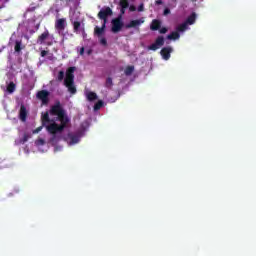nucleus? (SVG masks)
Segmentation results:
<instances>
[{
    "label": "nucleus",
    "mask_w": 256,
    "mask_h": 256,
    "mask_svg": "<svg viewBox=\"0 0 256 256\" xmlns=\"http://www.w3.org/2000/svg\"><path fill=\"white\" fill-rule=\"evenodd\" d=\"M50 115L56 117L55 120L49 118V112L42 114L41 120L43 127H46V130L50 135H57L58 133H63L71 123V118L67 115V111L61 105V102H56L50 108Z\"/></svg>",
    "instance_id": "f257e3e1"
},
{
    "label": "nucleus",
    "mask_w": 256,
    "mask_h": 256,
    "mask_svg": "<svg viewBox=\"0 0 256 256\" xmlns=\"http://www.w3.org/2000/svg\"><path fill=\"white\" fill-rule=\"evenodd\" d=\"M75 71H77L75 66L69 67L66 70V77L64 78V85L71 95H75V93H77V87H75Z\"/></svg>",
    "instance_id": "f03ea898"
},
{
    "label": "nucleus",
    "mask_w": 256,
    "mask_h": 256,
    "mask_svg": "<svg viewBox=\"0 0 256 256\" xmlns=\"http://www.w3.org/2000/svg\"><path fill=\"white\" fill-rule=\"evenodd\" d=\"M49 37H51L49 30H45L37 38L38 45H47L48 47H51V45H53V41H49Z\"/></svg>",
    "instance_id": "7ed1b4c3"
},
{
    "label": "nucleus",
    "mask_w": 256,
    "mask_h": 256,
    "mask_svg": "<svg viewBox=\"0 0 256 256\" xmlns=\"http://www.w3.org/2000/svg\"><path fill=\"white\" fill-rule=\"evenodd\" d=\"M165 45V38L163 36H158L155 40V43L148 46L149 51H157L160 47H163Z\"/></svg>",
    "instance_id": "20e7f679"
},
{
    "label": "nucleus",
    "mask_w": 256,
    "mask_h": 256,
    "mask_svg": "<svg viewBox=\"0 0 256 256\" xmlns=\"http://www.w3.org/2000/svg\"><path fill=\"white\" fill-rule=\"evenodd\" d=\"M113 15V10L110 7H106L105 9H101L98 13V17L103 21V23L107 24V17H111Z\"/></svg>",
    "instance_id": "39448f33"
},
{
    "label": "nucleus",
    "mask_w": 256,
    "mask_h": 256,
    "mask_svg": "<svg viewBox=\"0 0 256 256\" xmlns=\"http://www.w3.org/2000/svg\"><path fill=\"white\" fill-rule=\"evenodd\" d=\"M123 29V21H121V16L112 20V33H119Z\"/></svg>",
    "instance_id": "423d86ee"
},
{
    "label": "nucleus",
    "mask_w": 256,
    "mask_h": 256,
    "mask_svg": "<svg viewBox=\"0 0 256 256\" xmlns=\"http://www.w3.org/2000/svg\"><path fill=\"white\" fill-rule=\"evenodd\" d=\"M36 97L43 103V105L49 104V91L41 90L37 92Z\"/></svg>",
    "instance_id": "0eeeda50"
},
{
    "label": "nucleus",
    "mask_w": 256,
    "mask_h": 256,
    "mask_svg": "<svg viewBox=\"0 0 256 256\" xmlns=\"http://www.w3.org/2000/svg\"><path fill=\"white\" fill-rule=\"evenodd\" d=\"M65 27H67V19L66 18H59L55 21V29L58 33L61 31H65Z\"/></svg>",
    "instance_id": "6e6552de"
},
{
    "label": "nucleus",
    "mask_w": 256,
    "mask_h": 256,
    "mask_svg": "<svg viewBox=\"0 0 256 256\" xmlns=\"http://www.w3.org/2000/svg\"><path fill=\"white\" fill-rule=\"evenodd\" d=\"M172 51H173V47L171 46L162 48L160 51V55L162 59H164V61H169V59H171Z\"/></svg>",
    "instance_id": "1a4fd4ad"
},
{
    "label": "nucleus",
    "mask_w": 256,
    "mask_h": 256,
    "mask_svg": "<svg viewBox=\"0 0 256 256\" xmlns=\"http://www.w3.org/2000/svg\"><path fill=\"white\" fill-rule=\"evenodd\" d=\"M143 23H145V18L132 20V21H130L129 24H126V29H135L136 27H139L140 25H143Z\"/></svg>",
    "instance_id": "9d476101"
},
{
    "label": "nucleus",
    "mask_w": 256,
    "mask_h": 256,
    "mask_svg": "<svg viewBox=\"0 0 256 256\" xmlns=\"http://www.w3.org/2000/svg\"><path fill=\"white\" fill-rule=\"evenodd\" d=\"M106 27H107V24H105V22L102 24V27L95 26L94 35H96V37H103V35H105Z\"/></svg>",
    "instance_id": "9b49d317"
},
{
    "label": "nucleus",
    "mask_w": 256,
    "mask_h": 256,
    "mask_svg": "<svg viewBox=\"0 0 256 256\" xmlns=\"http://www.w3.org/2000/svg\"><path fill=\"white\" fill-rule=\"evenodd\" d=\"M19 119L23 122L27 121V108L23 104L20 106Z\"/></svg>",
    "instance_id": "f8f14e48"
},
{
    "label": "nucleus",
    "mask_w": 256,
    "mask_h": 256,
    "mask_svg": "<svg viewBox=\"0 0 256 256\" xmlns=\"http://www.w3.org/2000/svg\"><path fill=\"white\" fill-rule=\"evenodd\" d=\"M151 31H159L161 29V22L158 19L152 20L150 24Z\"/></svg>",
    "instance_id": "ddd939ff"
},
{
    "label": "nucleus",
    "mask_w": 256,
    "mask_h": 256,
    "mask_svg": "<svg viewBox=\"0 0 256 256\" xmlns=\"http://www.w3.org/2000/svg\"><path fill=\"white\" fill-rule=\"evenodd\" d=\"M17 89V84H15V82H9V84L6 86V92L9 95H13V93H15Z\"/></svg>",
    "instance_id": "4468645a"
},
{
    "label": "nucleus",
    "mask_w": 256,
    "mask_h": 256,
    "mask_svg": "<svg viewBox=\"0 0 256 256\" xmlns=\"http://www.w3.org/2000/svg\"><path fill=\"white\" fill-rule=\"evenodd\" d=\"M22 49H25V46H23V42L21 40H16L14 46L15 53H21Z\"/></svg>",
    "instance_id": "2eb2a0df"
},
{
    "label": "nucleus",
    "mask_w": 256,
    "mask_h": 256,
    "mask_svg": "<svg viewBox=\"0 0 256 256\" xmlns=\"http://www.w3.org/2000/svg\"><path fill=\"white\" fill-rule=\"evenodd\" d=\"M86 98L88 101L93 102V101H97L98 96H97V93L88 91L86 92Z\"/></svg>",
    "instance_id": "dca6fc26"
},
{
    "label": "nucleus",
    "mask_w": 256,
    "mask_h": 256,
    "mask_svg": "<svg viewBox=\"0 0 256 256\" xmlns=\"http://www.w3.org/2000/svg\"><path fill=\"white\" fill-rule=\"evenodd\" d=\"M181 37V34H179V32L176 30L172 33H170L167 36V39H169L170 41H177V39H179Z\"/></svg>",
    "instance_id": "f3484780"
},
{
    "label": "nucleus",
    "mask_w": 256,
    "mask_h": 256,
    "mask_svg": "<svg viewBox=\"0 0 256 256\" xmlns=\"http://www.w3.org/2000/svg\"><path fill=\"white\" fill-rule=\"evenodd\" d=\"M196 19H197V14L192 13L190 16H188V18L186 19V21L184 23H186V25H193V23H195Z\"/></svg>",
    "instance_id": "a211bd4d"
},
{
    "label": "nucleus",
    "mask_w": 256,
    "mask_h": 256,
    "mask_svg": "<svg viewBox=\"0 0 256 256\" xmlns=\"http://www.w3.org/2000/svg\"><path fill=\"white\" fill-rule=\"evenodd\" d=\"M187 28H188L187 23L183 22L182 24H180V25H178V26L176 27V31H177L178 33H183V32H185V31H187Z\"/></svg>",
    "instance_id": "6ab92c4d"
},
{
    "label": "nucleus",
    "mask_w": 256,
    "mask_h": 256,
    "mask_svg": "<svg viewBox=\"0 0 256 256\" xmlns=\"http://www.w3.org/2000/svg\"><path fill=\"white\" fill-rule=\"evenodd\" d=\"M72 25H73L74 33H79V31H81V22H79V21H72Z\"/></svg>",
    "instance_id": "aec40b11"
},
{
    "label": "nucleus",
    "mask_w": 256,
    "mask_h": 256,
    "mask_svg": "<svg viewBox=\"0 0 256 256\" xmlns=\"http://www.w3.org/2000/svg\"><path fill=\"white\" fill-rule=\"evenodd\" d=\"M105 87H106V89L113 88V78H111V77L106 78Z\"/></svg>",
    "instance_id": "412c9836"
},
{
    "label": "nucleus",
    "mask_w": 256,
    "mask_h": 256,
    "mask_svg": "<svg viewBox=\"0 0 256 256\" xmlns=\"http://www.w3.org/2000/svg\"><path fill=\"white\" fill-rule=\"evenodd\" d=\"M134 71H135V66H128L126 67L124 73L129 77V75H133Z\"/></svg>",
    "instance_id": "4be33fe9"
},
{
    "label": "nucleus",
    "mask_w": 256,
    "mask_h": 256,
    "mask_svg": "<svg viewBox=\"0 0 256 256\" xmlns=\"http://www.w3.org/2000/svg\"><path fill=\"white\" fill-rule=\"evenodd\" d=\"M119 5L122 9L129 8V0H120Z\"/></svg>",
    "instance_id": "5701e85b"
},
{
    "label": "nucleus",
    "mask_w": 256,
    "mask_h": 256,
    "mask_svg": "<svg viewBox=\"0 0 256 256\" xmlns=\"http://www.w3.org/2000/svg\"><path fill=\"white\" fill-rule=\"evenodd\" d=\"M79 142V136L71 135L70 136V145H75Z\"/></svg>",
    "instance_id": "b1692460"
},
{
    "label": "nucleus",
    "mask_w": 256,
    "mask_h": 256,
    "mask_svg": "<svg viewBox=\"0 0 256 256\" xmlns=\"http://www.w3.org/2000/svg\"><path fill=\"white\" fill-rule=\"evenodd\" d=\"M103 107V100H99L95 105H94V111H99Z\"/></svg>",
    "instance_id": "393cba45"
},
{
    "label": "nucleus",
    "mask_w": 256,
    "mask_h": 256,
    "mask_svg": "<svg viewBox=\"0 0 256 256\" xmlns=\"http://www.w3.org/2000/svg\"><path fill=\"white\" fill-rule=\"evenodd\" d=\"M65 79V72L63 70L58 72L57 80L63 81Z\"/></svg>",
    "instance_id": "a878e982"
},
{
    "label": "nucleus",
    "mask_w": 256,
    "mask_h": 256,
    "mask_svg": "<svg viewBox=\"0 0 256 256\" xmlns=\"http://www.w3.org/2000/svg\"><path fill=\"white\" fill-rule=\"evenodd\" d=\"M159 30V33L161 34V35H165V33H167V31H168V29L166 28V27H162V28H160V29H158Z\"/></svg>",
    "instance_id": "bb28decb"
},
{
    "label": "nucleus",
    "mask_w": 256,
    "mask_h": 256,
    "mask_svg": "<svg viewBox=\"0 0 256 256\" xmlns=\"http://www.w3.org/2000/svg\"><path fill=\"white\" fill-rule=\"evenodd\" d=\"M170 14H171V9L165 8L164 11H163V15H164L165 17H167V15H170Z\"/></svg>",
    "instance_id": "cd10ccee"
},
{
    "label": "nucleus",
    "mask_w": 256,
    "mask_h": 256,
    "mask_svg": "<svg viewBox=\"0 0 256 256\" xmlns=\"http://www.w3.org/2000/svg\"><path fill=\"white\" fill-rule=\"evenodd\" d=\"M100 43H101V45H104V47L107 46V39L105 37H102L100 39Z\"/></svg>",
    "instance_id": "c85d7f7f"
},
{
    "label": "nucleus",
    "mask_w": 256,
    "mask_h": 256,
    "mask_svg": "<svg viewBox=\"0 0 256 256\" xmlns=\"http://www.w3.org/2000/svg\"><path fill=\"white\" fill-rule=\"evenodd\" d=\"M41 131H43V125L40 126V127H37V128L33 131V133H34V134H36V133H41Z\"/></svg>",
    "instance_id": "c756f323"
},
{
    "label": "nucleus",
    "mask_w": 256,
    "mask_h": 256,
    "mask_svg": "<svg viewBox=\"0 0 256 256\" xmlns=\"http://www.w3.org/2000/svg\"><path fill=\"white\" fill-rule=\"evenodd\" d=\"M129 11L131 12L137 11V7L135 5H130Z\"/></svg>",
    "instance_id": "7c9ffc66"
},
{
    "label": "nucleus",
    "mask_w": 256,
    "mask_h": 256,
    "mask_svg": "<svg viewBox=\"0 0 256 256\" xmlns=\"http://www.w3.org/2000/svg\"><path fill=\"white\" fill-rule=\"evenodd\" d=\"M144 9H145V6L143 4H140L138 7V11L141 12V11H144Z\"/></svg>",
    "instance_id": "2f4dec72"
},
{
    "label": "nucleus",
    "mask_w": 256,
    "mask_h": 256,
    "mask_svg": "<svg viewBox=\"0 0 256 256\" xmlns=\"http://www.w3.org/2000/svg\"><path fill=\"white\" fill-rule=\"evenodd\" d=\"M155 5H163V0H155Z\"/></svg>",
    "instance_id": "473e14b6"
},
{
    "label": "nucleus",
    "mask_w": 256,
    "mask_h": 256,
    "mask_svg": "<svg viewBox=\"0 0 256 256\" xmlns=\"http://www.w3.org/2000/svg\"><path fill=\"white\" fill-rule=\"evenodd\" d=\"M38 145H45V140L38 139Z\"/></svg>",
    "instance_id": "72a5a7b5"
},
{
    "label": "nucleus",
    "mask_w": 256,
    "mask_h": 256,
    "mask_svg": "<svg viewBox=\"0 0 256 256\" xmlns=\"http://www.w3.org/2000/svg\"><path fill=\"white\" fill-rule=\"evenodd\" d=\"M47 56V51L46 50H42L41 51V57H46Z\"/></svg>",
    "instance_id": "f704fd0d"
},
{
    "label": "nucleus",
    "mask_w": 256,
    "mask_h": 256,
    "mask_svg": "<svg viewBox=\"0 0 256 256\" xmlns=\"http://www.w3.org/2000/svg\"><path fill=\"white\" fill-rule=\"evenodd\" d=\"M80 55H85V48L84 47L80 48Z\"/></svg>",
    "instance_id": "c9c22d12"
},
{
    "label": "nucleus",
    "mask_w": 256,
    "mask_h": 256,
    "mask_svg": "<svg viewBox=\"0 0 256 256\" xmlns=\"http://www.w3.org/2000/svg\"><path fill=\"white\" fill-rule=\"evenodd\" d=\"M126 10H127V8H121V10H120L121 15H125Z\"/></svg>",
    "instance_id": "e433bc0d"
},
{
    "label": "nucleus",
    "mask_w": 256,
    "mask_h": 256,
    "mask_svg": "<svg viewBox=\"0 0 256 256\" xmlns=\"http://www.w3.org/2000/svg\"><path fill=\"white\" fill-rule=\"evenodd\" d=\"M27 141V137H24V143Z\"/></svg>",
    "instance_id": "4c0bfd02"
},
{
    "label": "nucleus",
    "mask_w": 256,
    "mask_h": 256,
    "mask_svg": "<svg viewBox=\"0 0 256 256\" xmlns=\"http://www.w3.org/2000/svg\"><path fill=\"white\" fill-rule=\"evenodd\" d=\"M5 1V3H9V0H4Z\"/></svg>",
    "instance_id": "58836bf2"
},
{
    "label": "nucleus",
    "mask_w": 256,
    "mask_h": 256,
    "mask_svg": "<svg viewBox=\"0 0 256 256\" xmlns=\"http://www.w3.org/2000/svg\"><path fill=\"white\" fill-rule=\"evenodd\" d=\"M194 1H197V0H194Z\"/></svg>",
    "instance_id": "ea45409f"
}]
</instances>
